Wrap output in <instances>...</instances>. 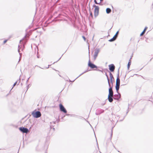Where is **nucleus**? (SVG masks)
<instances>
[{
    "label": "nucleus",
    "mask_w": 153,
    "mask_h": 153,
    "mask_svg": "<svg viewBox=\"0 0 153 153\" xmlns=\"http://www.w3.org/2000/svg\"><path fill=\"white\" fill-rule=\"evenodd\" d=\"M106 75L107 77L109 86V87H110V88L109 89V94H108V96H113V91L112 90V87H111V85L110 84L109 80V79L108 77V76L106 74Z\"/></svg>",
    "instance_id": "nucleus-1"
},
{
    "label": "nucleus",
    "mask_w": 153,
    "mask_h": 153,
    "mask_svg": "<svg viewBox=\"0 0 153 153\" xmlns=\"http://www.w3.org/2000/svg\"><path fill=\"white\" fill-rule=\"evenodd\" d=\"M32 114L33 117L36 118L39 117L41 115V114L39 111H34L32 112Z\"/></svg>",
    "instance_id": "nucleus-2"
},
{
    "label": "nucleus",
    "mask_w": 153,
    "mask_h": 153,
    "mask_svg": "<svg viewBox=\"0 0 153 153\" xmlns=\"http://www.w3.org/2000/svg\"><path fill=\"white\" fill-rule=\"evenodd\" d=\"M19 129L23 133H27L29 132L28 129L25 127H21L19 128Z\"/></svg>",
    "instance_id": "nucleus-3"
},
{
    "label": "nucleus",
    "mask_w": 153,
    "mask_h": 153,
    "mask_svg": "<svg viewBox=\"0 0 153 153\" xmlns=\"http://www.w3.org/2000/svg\"><path fill=\"white\" fill-rule=\"evenodd\" d=\"M59 108L60 110L64 113H66L67 111L65 108H64V106L61 104L59 105Z\"/></svg>",
    "instance_id": "nucleus-4"
},
{
    "label": "nucleus",
    "mask_w": 153,
    "mask_h": 153,
    "mask_svg": "<svg viewBox=\"0 0 153 153\" xmlns=\"http://www.w3.org/2000/svg\"><path fill=\"white\" fill-rule=\"evenodd\" d=\"M88 66L92 69L97 68V67L96 65L91 62L90 60L89 61Z\"/></svg>",
    "instance_id": "nucleus-5"
},
{
    "label": "nucleus",
    "mask_w": 153,
    "mask_h": 153,
    "mask_svg": "<svg viewBox=\"0 0 153 153\" xmlns=\"http://www.w3.org/2000/svg\"><path fill=\"white\" fill-rule=\"evenodd\" d=\"M99 11V7H97L96 8H95L94 14L95 16H97L98 15Z\"/></svg>",
    "instance_id": "nucleus-6"
},
{
    "label": "nucleus",
    "mask_w": 153,
    "mask_h": 153,
    "mask_svg": "<svg viewBox=\"0 0 153 153\" xmlns=\"http://www.w3.org/2000/svg\"><path fill=\"white\" fill-rule=\"evenodd\" d=\"M115 68V67L114 65L113 64L109 65V69L111 72H113L114 71Z\"/></svg>",
    "instance_id": "nucleus-7"
},
{
    "label": "nucleus",
    "mask_w": 153,
    "mask_h": 153,
    "mask_svg": "<svg viewBox=\"0 0 153 153\" xmlns=\"http://www.w3.org/2000/svg\"><path fill=\"white\" fill-rule=\"evenodd\" d=\"M117 94H115L114 95V97L113 98L116 100H118L121 97V95L120 94L118 93V92Z\"/></svg>",
    "instance_id": "nucleus-8"
},
{
    "label": "nucleus",
    "mask_w": 153,
    "mask_h": 153,
    "mask_svg": "<svg viewBox=\"0 0 153 153\" xmlns=\"http://www.w3.org/2000/svg\"><path fill=\"white\" fill-rule=\"evenodd\" d=\"M34 32L36 33V35L35 36L36 38L38 36H40L42 33L41 31L39 30H34Z\"/></svg>",
    "instance_id": "nucleus-9"
},
{
    "label": "nucleus",
    "mask_w": 153,
    "mask_h": 153,
    "mask_svg": "<svg viewBox=\"0 0 153 153\" xmlns=\"http://www.w3.org/2000/svg\"><path fill=\"white\" fill-rule=\"evenodd\" d=\"M99 52L98 50H96L94 52V59H95L97 56Z\"/></svg>",
    "instance_id": "nucleus-10"
},
{
    "label": "nucleus",
    "mask_w": 153,
    "mask_h": 153,
    "mask_svg": "<svg viewBox=\"0 0 153 153\" xmlns=\"http://www.w3.org/2000/svg\"><path fill=\"white\" fill-rule=\"evenodd\" d=\"M120 81L119 78V74H118L116 81V84H120Z\"/></svg>",
    "instance_id": "nucleus-11"
},
{
    "label": "nucleus",
    "mask_w": 153,
    "mask_h": 153,
    "mask_svg": "<svg viewBox=\"0 0 153 153\" xmlns=\"http://www.w3.org/2000/svg\"><path fill=\"white\" fill-rule=\"evenodd\" d=\"M103 0H94V2L96 4H100L101 2Z\"/></svg>",
    "instance_id": "nucleus-12"
},
{
    "label": "nucleus",
    "mask_w": 153,
    "mask_h": 153,
    "mask_svg": "<svg viewBox=\"0 0 153 153\" xmlns=\"http://www.w3.org/2000/svg\"><path fill=\"white\" fill-rule=\"evenodd\" d=\"M109 75L110 78L111 82V83L112 82L113 79H114V78L112 74L110 72H109Z\"/></svg>",
    "instance_id": "nucleus-13"
},
{
    "label": "nucleus",
    "mask_w": 153,
    "mask_h": 153,
    "mask_svg": "<svg viewBox=\"0 0 153 153\" xmlns=\"http://www.w3.org/2000/svg\"><path fill=\"white\" fill-rule=\"evenodd\" d=\"M113 96H108V101L109 102H112L113 101V99L112 98V97Z\"/></svg>",
    "instance_id": "nucleus-14"
},
{
    "label": "nucleus",
    "mask_w": 153,
    "mask_h": 153,
    "mask_svg": "<svg viewBox=\"0 0 153 153\" xmlns=\"http://www.w3.org/2000/svg\"><path fill=\"white\" fill-rule=\"evenodd\" d=\"M120 84H116L115 86L117 92L119 90L120 88Z\"/></svg>",
    "instance_id": "nucleus-15"
},
{
    "label": "nucleus",
    "mask_w": 153,
    "mask_h": 153,
    "mask_svg": "<svg viewBox=\"0 0 153 153\" xmlns=\"http://www.w3.org/2000/svg\"><path fill=\"white\" fill-rule=\"evenodd\" d=\"M111 12V10L110 8H107L106 9V12L107 14H109V13H110Z\"/></svg>",
    "instance_id": "nucleus-16"
},
{
    "label": "nucleus",
    "mask_w": 153,
    "mask_h": 153,
    "mask_svg": "<svg viewBox=\"0 0 153 153\" xmlns=\"http://www.w3.org/2000/svg\"><path fill=\"white\" fill-rule=\"evenodd\" d=\"M116 39V37L114 36L112 38L109 39V41L110 42H113V41H115Z\"/></svg>",
    "instance_id": "nucleus-17"
},
{
    "label": "nucleus",
    "mask_w": 153,
    "mask_h": 153,
    "mask_svg": "<svg viewBox=\"0 0 153 153\" xmlns=\"http://www.w3.org/2000/svg\"><path fill=\"white\" fill-rule=\"evenodd\" d=\"M20 48H19V45L18 51L19 52V54H20V58H19V61L20 60V59H21V55L22 54V53H20V52H20Z\"/></svg>",
    "instance_id": "nucleus-18"
},
{
    "label": "nucleus",
    "mask_w": 153,
    "mask_h": 153,
    "mask_svg": "<svg viewBox=\"0 0 153 153\" xmlns=\"http://www.w3.org/2000/svg\"><path fill=\"white\" fill-rule=\"evenodd\" d=\"M131 62L130 60H129V62H128V64L127 67H128V69L130 67V65H131Z\"/></svg>",
    "instance_id": "nucleus-19"
},
{
    "label": "nucleus",
    "mask_w": 153,
    "mask_h": 153,
    "mask_svg": "<svg viewBox=\"0 0 153 153\" xmlns=\"http://www.w3.org/2000/svg\"><path fill=\"white\" fill-rule=\"evenodd\" d=\"M118 33H119V31H117L116 33L115 34V35L114 36V37H116V38H117V36H118Z\"/></svg>",
    "instance_id": "nucleus-20"
},
{
    "label": "nucleus",
    "mask_w": 153,
    "mask_h": 153,
    "mask_svg": "<svg viewBox=\"0 0 153 153\" xmlns=\"http://www.w3.org/2000/svg\"><path fill=\"white\" fill-rule=\"evenodd\" d=\"M145 32H146V31H145V30H144L140 34V36H143L144 34V33H145Z\"/></svg>",
    "instance_id": "nucleus-21"
},
{
    "label": "nucleus",
    "mask_w": 153,
    "mask_h": 153,
    "mask_svg": "<svg viewBox=\"0 0 153 153\" xmlns=\"http://www.w3.org/2000/svg\"><path fill=\"white\" fill-rule=\"evenodd\" d=\"M85 72H86V71H85L84 72L82 73L81 74H80L78 77H77L74 80H73V82H74L76 79L77 78L79 77L81 75H82V74H83L84 73H85Z\"/></svg>",
    "instance_id": "nucleus-22"
},
{
    "label": "nucleus",
    "mask_w": 153,
    "mask_h": 153,
    "mask_svg": "<svg viewBox=\"0 0 153 153\" xmlns=\"http://www.w3.org/2000/svg\"><path fill=\"white\" fill-rule=\"evenodd\" d=\"M90 15L91 16V17H93V15H92V12H91L90 11Z\"/></svg>",
    "instance_id": "nucleus-23"
},
{
    "label": "nucleus",
    "mask_w": 153,
    "mask_h": 153,
    "mask_svg": "<svg viewBox=\"0 0 153 153\" xmlns=\"http://www.w3.org/2000/svg\"><path fill=\"white\" fill-rule=\"evenodd\" d=\"M93 7H95V8H96V7H98V6H96L95 4H94L93 5Z\"/></svg>",
    "instance_id": "nucleus-24"
},
{
    "label": "nucleus",
    "mask_w": 153,
    "mask_h": 153,
    "mask_svg": "<svg viewBox=\"0 0 153 153\" xmlns=\"http://www.w3.org/2000/svg\"><path fill=\"white\" fill-rule=\"evenodd\" d=\"M7 40H5L4 41V42H3V43L4 44H5V43H6L7 42Z\"/></svg>",
    "instance_id": "nucleus-25"
},
{
    "label": "nucleus",
    "mask_w": 153,
    "mask_h": 153,
    "mask_svg": "<svg viewBox=\"0 0 153 153\" xmlns=\"http://www.w3.org/2000/svg\"><path fill=\"white\" fill-rule=\"evenodd\" d=\"M17 83V82H15L14 83V84L13 86H15L16 84Z\"/></svg>",
    "instance_id": "nucleus-26"
},
{
    "label": "nucleus",
    "mask_w": 153,
    "mask_h": 153,
    "mask_svg": "<svg viewBox=\"0 0 153 153\" xmlns=\"http://www.w3.org/2000/svg\"><path fill=\"white\" fill-rule=\"evenodd\" d=\"M82 38H83V39H84V40L85 41V36H82Z\"/></svg>",
    "instance_id": "nucleus-27"
},
{
    "label": "nucleus",
    "mask_w": 153,
    "mask_h": 153,
    "mask_svg": "<svg viewBox=\"0 0 153 153\" xmlns=\"http://www.w3.org/2000/svg\"><path fill=\"white\" fill-rule=\"evenodd\" d=\"M147 29V27H146L145 28V29H144V30H145V31H146V30Z\"/></svg>",
    "instance_id": "nucleus-28"
},
{
    "label": "nucleus",
    "mask_w": 153,
    "mask_h": 153,
    "mask_svg": "<svg viewBox=\"0 0 153 153\" xmlns=\"http://www.w3.org/2000/svg\"><path fill=\"white\" fill-rule=\"evenodd\" d=\"M29 78H30V77H29V78L27 80L26 82L27 83L28 82V80H29Z\"/></svg>",
    "instance_id": "nucleus-29"
},
{
    "label": "nucleus",
    "mask_w": 153,
    "mask_h": 153,
    "mask_svg": "<svg viewBox=\"0 0 153 153\" xmlns=\"http://www.w3.org/2000/svg\"><path fill=\"white\" fill-rule=\"evenodd\" d=\"M124 118H125V117H124L122 120H120V121H123V120L124 119Z\"/></svg>",
    "instance_id": "nucleus-30"
},
{
    "label": "nucleus",
    "mask_w": 153,
    "mask_h": 153,
    "mask_svg": "<svg viewBox=\"0 0 153 153\" xmlns=\"http://www.w3.org/2000/svg\"><path fill=\"white\" fill-rule=\"evenodd\" d=\"M50 65H48V67H47V68H46L47 69V68H48Z\"/></svg>",
    "instance_id": "nucleus-31"
},
{
    "label": "nucleus",
    "mask_w": 153,
    "mask_h": 153,
    "mask_svg": "<svg viewBox=\"0 0 153 153\" xmlns=\"http://www.w3.org/2000/svg\"><path fill=\"white\" fill-rule=\"evenodd\" d=\"M53 123V124H55V122H53V123Z\"/></svg>",
    "instance_id": "nucleus-32"
},
{
    "label": "nucleus",
    "mask_w": 153,
    "mask_h": 153,
    "mask_svg": "<svg viewBox=\"0 0 153 153\" xmlns=\"http://www.w3.org/2000/svg\"><path fill=\"white\" fill-rule=\"evenodd\" d=\"M117 117H119V116H118H118H117Z\"/></svg>",
    "instance_id": "nucleus-33"
},
{
    "label": "nucleus",
    "mask_w": 153,
    "mask_h": 153,
    "mask_svg": "<svg viewBox=\"0 0 153 153\" xmlns=\"http://www.w3.org/2000/svg\"><path fill=\"white\" fill-rule=\"evenodd\" d=\"M53 130H54V129H55V128H53Z\"/></svg>",
    "instance_id": "nucleus-34"
},
{
    "label": "nucleus",
    "mask_w": 153,
    "mask_h": 153,
    "mask_svg": "<svg viewBox=\"0 0 153 153\" xmlns=\"http://www.w3.org/2000/svg\"><path fill=\"white\" fill-rule=\"evenodd\" d=\"M118 120H117L116 121L117 122H118Z\"/></svg>",
    "instance_id": "nucleus-35"
},
{
    "label": "nucleus",
    "mask_w": 153,
    "mask_h": 153,
    "mask_svg": "<svg viewBox=\"0 0 153 153\" xmlns=\"http://www.w3.org/2000/svg\"><path fill=\"white\" fill-rule=\"evenodd\" d=\"M103 112V111H102L101 112V113L102 112Z\"/></svg>",
    "instance_id": "nucleus-36"
},
{
    "label": "nucleus",
    "mask_w": 153,
    "mask_h": 153,
    "mask_svg": "<svg viewBox=\"0 0 153 153\" xmlns=\"http://www.w3.org/2000/svg\"><path fill=\"white\" fill-rule=\"evenodd\" d=\"M37 57H38V58H39V56H37Z\"/></svg>",
    "instance_id": "nucleus-37"
},
{
    "label": "nucleus",
    "mask_w": 153,
    "mask_h": 153,
    "mask_svg": "<svg viewBox=\"0 0 153 153\" xmlns=\"http://www.w3.org/2000/svg\"><path fill=\"white\" fill-rule=\"evenodd\" d=\"M95 137H96V135H95Z\"/></svg>",
    "instance_id": "nucleus-38"
}]
</instances>
